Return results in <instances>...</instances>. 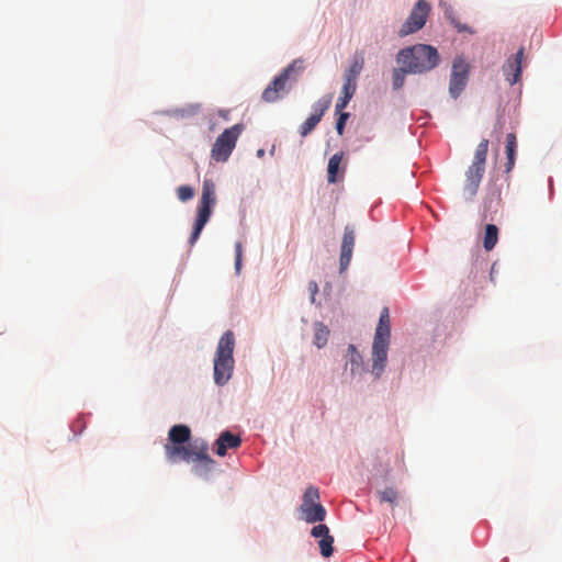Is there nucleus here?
<instances>
[{"label": "nucleus", "instance_id": "obj_17", "mask_svg": "<svg viewBox=\"0 0 562 562\" xmlns=\"http://www.w3.org/2000/svg\"><path fill=\"white\" fill-rule=\"evenodd\" d=\"M498 241V228L494 224L485 226V234L483 238V247L486 251H491Z\"/></svg>", "mask_w": 562, "mask_h": 562}, {"label": "nucleus", "instance_id": "obj_20", "mask_svg": "<svg viewBox=\"0 0 562 562\" xmlns=\"http://www.w3.org/2000/svg\"><path fill=\"white\" fill-rule=\"evenodd\" d=\"M378 497L380 503H389L392 507H394L400 497V493L396 488L386 486L384 490L378 491Z\"/></svg>", "mask_w": 562, "mask_h": 562}, {"label": "nucleus", "instance_id": "obj_1", "mask_svg": "<svg viewBox=\"0 0 562 562\" xmlns=\"http://www.w3.org/2000/svg\"><path fill=\"white\" fill-rule=\"evenodd\" d=\"M191 439V429L186 425H175L169 429L168 442L165 445V453L169 461L176 462L182 459L192 461L193 472L198 475H206L212 471L215 462L209 454V445L203 439Z\"/></svg>", "mask_w": 562, "mask_h": 562}, {"label": "nucleus", "instance_id": "obj_22", "mask_svg": "<svg viewBox=\"0 0 562 562\" xmlns=\"http://www.w3.org/2000/svg\"><path fill=\"white\" fill-rule=\"evenodd\" d=\"M446 18L451 22V24L458 30V32H468L473 34L474 31L469 27L467 24H462L456 16L452 8H448L445 11Z\"/></svg>", "mask_w": 562, "mask_h": 562}, {"label": "nucleus", "instance_id": "obj_9", "mask_svg": "<svg viewBox=\"0 0 562 562\" xmlns=\"http://www.w3.org/2000/svg\"><path fill=\"white\" fill-rule=\"evenodd\" d=\"M429 12L430 4L426 0H418L408 18L401 26L398 36L404 37L423 29L426 24Z\"/></svg>", "mask_w": 562, "mask_h": 562}, {"label": "nucleus", "instance_id": "obj_4", "mask_svg": "<svg viewBox=\"0 0 562 562\" xmlns=\"http://www.w3.org/2000/svg\"><path fill=\"white\" fill-rule=\"evenodd\" d=\"M390 311L384 307L380 314L372 345V373L379 379L385 368L390 345Z\"/></svg>", "mask_w": 562, "mask_h": 562}, {"label": "nucleus", "instance_id": "obj_32", "mask_svg": "<svg viewBox=\"0 0 562 562\" xmlns=\"http://www.w3.org/2000/svg\"><path fill=\"white\" fill-rule=\"evenodd\" d=\"M338 113H339V117L336 122V131H337L338 135H342L346 121L349 117V113H347V112H338Z\"/></svg>", "mask_w": 562, "mask_h": 562}, {"label": "nucleus", "instance_id": "obj_13", "mask_svg": "<svg viewBox=\"0 0 562 562\" xmlns=\"http://www.w3.org/2000/svg\"><path fill=\"white\" fill-rule=\"evenodd\" d=\"M241 439L239 436L233 435L231 431H224L221 434L215 442L216 454L224 457L227 449H236L240 446Z\"/></svg>", "mask_w": 562, "mask_h": 562}, {"label": "nucleus", "instance_id": "obj_18", "mask_svg": "<svg viewBox=\"0 0 562 562\" xmlns=\"http://www.w3.org/2000/svg\"><path fill=\"white\" fill-rule=\"evenodd\" d=\"M328 337H329V329L326 325H324L323 323H315L314 324V345L317 347V348H323L327 341H328Z\"/></svg>", "mask_w": 562, "mask_h": 562}, {"label": "nucleus", "instance_id": "obj_35", "mask_svg": "<svg viewBox=\"0 0 562 562\" xmlns=\"http://www.w3.org/2000/svg\"><path fill=\"white\" fill-rule=\"evenodd\" d=\"M263 154H265V150H263V149H259V150H258V156H260V157H261V156H263Z\"/></svg>", "mask_w": 562, "mask_h": 562}, {"label": "nucleus", "instance_id": "obj_23", "mask_svg": "<svg viewBox=\"0 0 562 562\" xmlns=\"http://www.w3.org/2000/svg\"><path fill=\"white\" fill-rule=\"evenodd\" d=\"M330 103H331L330 97H323L322 99H319L317 102H315L313 104L312 115H318L319 119L322 120L325 112L329 109Z\"/></svg>", "mask_w": 562, "mask_h": 562}, {"label": "nucleus", "instance_id": "obj_29", "mask_svg": "<svg viewBox=\"0 0 562 562\" xmlns=\"http://www.w3.org/2000/svg\"><path fill=\"white\" fill-rule=\"evenodd\" d=\"M311 535L314 537V538H324L326 536L329 535V528L324 525V524H319V525H316L312 528L311 530Z\"/></svg>", "mask_w": 562, "mask_h": 562}, {"label": "nucleus", "instance_id": "obj_8", "mask_svg": "<svg viewBox=\"0 0 562 562\" xmlns=\"http://www.w3.org/2000/svg\"><path fill=\"white\" fill-rule=\"evenodd\" d=\"M243 128L241 124H235L220 134L211 150V156L215 161L224 162L229 158Z\"/></svg>", "mask_w": 562, "mask_h": 562}, {"label": "nucleus", "instance_id": "obj_34", "mask_svg": "<svg viewBox=\"0 0 562 562\" xmlns=\"http://www.w3.org/2000/svg\"><path fill=\"white\" fill-rule=\"evenodd\" d=\"M308 290H310V292H311V294H312V301L314 302V300H315V294L318 292V285H317V283H316L315 281H311V282L308 283Z\"/></svg>", "mask_w": 562, "mask_h": 562}, {"label": "nucleus", "instance_id": "obj_3", "mask_svg": "<svg viewBox=\"0 0 562 562\" xmlns=\"http://www.w3.org/2000/svg\"><path fill=\"white\" fill-rule=\"evenodd\" d=\"M235 336L232 330L225 331L218 340L215 357L213 360V378L216 385H225L232 378L235 361Z\"/></svg>", "mask_w": 562, "mask_h": 562}, {"label": "nucleus", "instance_id": "obj_11", "mask_svg": "<svg viewBox=\"0 0 562 562\" xmlns=\"http://www.w3.org/2000/svg\"><path fill=\"white\" fill-rule=\"evenodd\" d=\"M522 58H524V47H520L519 50L512 58H508L507 61L503 66V72H504L505 79L510 85H515L520 79Z\"/></svg>", "mask_w": 562, "mask_h": 562}, {"label": "nucleus", "instance_id": "obj_7", "mask_svg": "<svg viewBox=\"0 0 562 562\" xmlns=\"http://www.w3.org/2000/svg\"><path fill=\"white\" fill-rule=\"evenodd\" d=\"M215 203V184L211 179H204L202 186V194L198 206L196 220L189 240L191 245L195 244V241L199 239L202 229L211 217Z\"/></svg>", "mask_w": 562, "mask_h": 562}, {"label": "nucleus", "instance_id": "obj_21", "mask_svg": "<svg viewBox=\"0 0 562 562\" xmlns=\"http://www.w3.org/2000/svg\"><path fill=\"white\" fill-rule=\"evenodd\" d=\"M348 352L350 355L348 363L350 364L351 373H359L362 370L363 364L361 355L357 351L353 345H349Z\"/></svg>", "mask_w": 562, "mask_h": 562}, {"label": "nucleus", "instance_id": "obj_6", "mask_svg": "<svg viewBox=\"0 0 562 562\" xmlns=\"http://www.w3.org/2000/svg\"><path fill=\"white\" fill-rule=\"evenodd\" d=\"M488 151V139L483 138L476 146L472 165L465 171V181L463 191L468 198H473L479 190L480 183L485 172V162Z\"/></svg>", "mask_w": 562, "mask_h": 562}, {"label": "nucleus", "instance_id": "obj_28", "mask_svg": "<svg viewBox=\"0 0 562 562\" xmlns=\"http://www.w3.org/2000/svg\"><path fill=\"white\" fill-rule=\"evenodd\" d=\"M178 199L182 202H187L194 196V190L189 186H180L177 189Z\"/></svg>", "mask_w": 562, "mask_h": 562}, {"label": "nucleus", "instance_id": "obj_10", "mask_svg": "<svg viewBox=\"0 0 562 562\" xmlns=\"http://www.w3.org/2000/svg\"><path fill=\"white\" fill-rule=\"evenodd\" d=\"M469 64L462 59L457 58L453 61L449 92L452 98L457 99L464 90L469 79Z\"/></svg>", "mask_w": 562, "mask_h": 562}, {"label": "nucleus", "instance_id": "obj_30", "mask_svg": "<svg viewBox=\"0 0 562 562\" xmlns=\"http://www.w3.org/2000/svg\"><path fill=\"white\" fill-rule=\"evenodd\" d=\"M241 260H243V246L240 241L235 244V270L237 273L241 270Z\"/></svg>", "mask_w": 562, "mask_h": 562}, {"label": "nucleus", "instance_id": "obj_31", "mask_svg": "<svg viewBox=\"0 0 562 562\" xmlns=\"http://www.w3.org/2000/svg\"><path fill=\"white\" fill-rule=\"evenodd\" d=\"M344 81L345 82H344V86L341 89V93L352 98L356 92V89H357V82L349 81V80H344Z\"/></svg>", "mask_w": 562, "mask_h": 562}, {"label": "nucleus", "instance_id": "obj_14", "mask_svg": "<svg viewBox=\"0 0 562 562\" xmlns=\"http://www.w3.org/2000/svg\"><path fill=\"white\" fill-rule=\"evenodd\" d=\"M300 512L304 520L308 524L321 522L326 517V510L321 503L312 505H301Z\"/></svg>", "mask_w": 562, "mask_h": 562}, {"label": "nucleus", "instance_id": "obj_15", "mask_svg": "<svg viewBox=\"0 0 562 562\" xmlns=\"http://www.w3.org/2000/svg\"><path fill=\"white\" fill-rule=\"evenodd\" d=\"M364 66V57L362 53H356L352 57L350 67L344 75V80L357 82L359 75L361 74Z\"/></svg>", "mask_w": 562, "mask_h": 562}, {"label": "nucleus", "instance_id": "obj_24", "mask_svg": "<svg viewBox=\"0 0 562 562\" xmlns=\"http://www.w3.org/2000/svg\"><path fill=\"white\" fill-rule=\"evenodd\" d=\"M321 122V119L318 115H310L306 121L301 125L300 127V134L305 137L307 136Z\"/></svg>", "mask_w": 562, "mask_h": 562}, {"label": "nucleus", "instance_id": "obj_25", "mask_svg": "<svg viewBox=\"0 0 562 562\" xmlns=\"http://www.w3.org/2000/svg\"><path fill=\"white\" fill-rule=\"evenodd\" d=\"M333 543H334V537L330 535L322 538L318 541L321 553L324 558H329L333 554V552H334Z\"/></svg>", "mask_w": 562, "mask_h": 562}, {"label": "nucleus", "instance_id": "obj_5", "mask_svg": "<svg viewBox=\"0 0 562 562\" xmlns=\"http://www.w3.org/2000/svg\"><path fill=\"white\" fill-rule=\"evenodd\" d=\"M304 69V60L302 58L294 59L263 90L262 100L269 103L278 101L282 93L290 90V87H286L288 82H296Z\"/></svg>", "mask_w": 562, "mask_h": 562}, {"label": "nucleus", "instance_id": "obj_19", "mask_svg": "<svg viewBox=\"0 0 562 562\" xmlns=\"http://www.w3.org/2000/svg\"><path fill=\"white\" fill-rule=\"evenodd\" d=\"M342 158H344V153H341V151L336 153L330 157V159L328 161V167H327L329 183H335L337 181V173L339 170V166L342 161Z\"/></svg>", "mask_w": 562, "mask_h": 562}, {"label": "nucleus", "instance_id": "obj_26", "mask_svg": "<svg viewBox=\"0 0 562 562\" xmlns=\"http://www.w3.org/2000/svg\"><path fill=\"white\" fill-rule=\"evenodd\" d=\"M319 492L318 488L314 486H308L303 495V501L301 505H312L319 503Z\"/></svg>", "mask_w": 562, "mask_h": 562}, {"label": "nucleus", "instance_id": "obj_33", "mask_svg": "<svg viewBox=\"0 0 562 562\" xmlns=\"http://www.w3.org/2000/svg\"><path fill=\"white\" fill-rule=\"evenodd\" d=\"M351 99L352 98L341 93L335 105L336 112H342V110L348 105Z\"/></svg>", "mask_w": 562, "mask_h": 562}, {"label": "nucleus", "instance_id": "obj_16", "mask_svg": "<svg viewBox=\"0 0 562 562\" xmlns=\"http://www.w3.org/2000/svg\"><path fill=\"white\" fill-rule=\"evenodd\" d=\"M517 153V138L514 133H509L506 137V172H509L514 166L516 160Z\"/></svg>", "mask_w": 562, "mask_h": 562}, {"label": "nucleus", "instance_id": "obj_12", "mask_svg": "<svg viewBox=\"0 0 562 562\" xmlns=\"http://www.w3.org/2000/svg\"><path fill=\"white\" fill-rule=\"evenodd\" d=\"M355 247V229L352 226L347 225L344 231L342 241H341V252H340V271L347 269L350 263L352 251Z\"/></svg>", "mask_w": 562, "mask_h": 562}, {"label": "nucleus", "instance_id": "obj_27", "mask_svg": "<svg viewBox=\"0 0 562 562\" xmlns=\"http://www.w3.org/2000/svg\"><path fill=\"white\" fill-rule=\"evenodd\" d=\"M405 74H409L408 70H406V66H403L401 68H396L393 70V89L398 90L404 86L405 82Z\"/></svg>", "mask_w": 562, "mask_h": 562}, {"label": "nucleus", "instance_id": "obj_2", "mask_svg": "<svg viewBox=\"0 0 562 562\" xmlns=\"http://www.w3.org/2000/svg\"><path fill=\"white\" fill-rule=\"evenodd\" d=\"M440 56L437 48L427 44H416L400 50L397 63L406 66L409 74H424L430 71L439 64Z\"/></svg>", "mask_w": 562, "mask_h": 562}]
</instances>
